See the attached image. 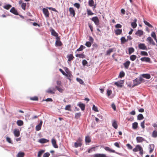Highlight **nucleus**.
I'll return each mask as SVG.
<instances>
[{
    "label": "nucleus",
    "instance_id": "nucleus-9",
    "mask_svg": "<svg viewBox=\"0 0 157 157\" xmlns=\"http://www.w3.org/2000/svg\"><path fill=\"white\" fill-rule=\"evenodd\" d=\"M123 81H120L116 82L114 83V84L119 87H122V84L123 83Z\"/></svg>",
    "mask_w": 157,
    "mask_h": 157
},
{
    "label": "nucleus",
    "instance_id": "nucleus-39",
    "mask_svg": "<svg viewBox=\"0 0 157 157\" xmlns=\"http://www.w3.org/2000/svg\"><path fill=\"white\" fill-rule=\"evenodd\" d=\"M75 147H81L82 145V144H80L77 143V142H76L74 144Z\"/></svg>",
    "mask_w": 157,
    "mask_h": 157
},
{
    "label": "nucleus",
    "instance_id": "nucleus-7",
    "mask_svg": "<svg viewBox=\"0 0 157 157\" xmlns=\"http://www.w3.org/2000/svg\"><path fill=\"white\" fill-rule=\"evenodd\" d=\"M69 11L70 12V14L72 15L73 17H74L75 13L74 8L72 7H70L69 8Z\"/></svg>",
    "mask_w": 157,
    "mask_h": 157
},
{
    "label": "nucleus",
    "instance_id": "nucleus-45",
    "mask_svg": "<svg viewBox=\"0 0 157 157\" xmlns=\"http://www.w3.org/2000/svg\"><path fill=\"white\" fill-rule=\"evenodd\" d=\"M136 58V56L135 55H132L130 56V59L132 61L134 60Z\"/></svg>",
    "mask_w": 157,
    "mask_h": 157
},
{
    "label": "nucleus",
    "instance_id": "nucleus-5",
    "mask_svg": "<svg viewBox=\"0 0 157 157\" xmlns=\"http://www.w3.org/2000/svg\"><path fill=\"white\" fill-rule=\"evenodd\" d=\"M139 48L140 49L147 50V48L144 44L140 43L138 45Z\"/></svg>",
    "mask_w": 157,
    "mask_h": 157
},
{
    "label": "nucleus",
    "instance_id": "nucleus-38",
    "mask_svg": "<svg viewBox=\"0 0 157 157\" xmlns=\"http://www.w3.org/2000/svg\"><path fill=\"white\" fill-rule=\"evenodd\" d=\"M152 136L153 137L155 138L157 137V131L154 130L153 131L152 133Z\"/></svg>",
    "mask_w": 157,
    "mask_h": 157
},
{
    "label": "nucleus",
    "instance_id": "nucleus-53",
    "mask_svg": "<svg viewBox=\"0 0 157 157\" xmlns=\"http://www.w3.org/2000/svg\"><path fill=\"white\" fill-rule=\"evenodd\" d=\"M30 99L33 101H37L38 100V98L36 96H35L30 98Z\"/></svg>",
    "mask_w": 157,
    "mask_h": 157
},
{
    "label": "nucleus",
    "instance_id": "nucleus-23",
    "mask_svg": "<svg viewBox=\"0 0 157 157\" xmlns=\"http://www.w3.org/2000/svg\"><path fill=\"white\" fill-rule=\"evenodd\" d=\"M130 64V62L129 61H128L124 63V65L125 68L127 69Z\"/></svg>",
    "mask_w": 157,
    "mask_h": 157
},
{
    "label": "nucleus",
    "instance_id": "nucleus-49",
    "mask_svg": "<svg viewBox=\"0 0 157 157\" xmlns=\"http://www.w3.org/2000/svg\"><path fill=\"white\" fill-rule=\"evenodd\" d=\"M124 75H125V74H124V72L123 71H121L120 72L119 76L120 78H121L124 77Z\"/></svg>",
    "mask_w": 157,
    "mask_h": 157
},
{
    "label": "nucleus",
    "instance_id": "nucleus-22",
    "mask_svg": "<svg viewBox=\"0 0 157 157\" xmlns=\"http://www.w3.org/2000/svg\"><path fill=\"white\" fill-rule=\"evenodd\" d=\"M51 34H52V35L53 36H55L56 37H59L58 36V34L57 33H56L55 31L53 29L51 30Z\"/></svg>",
    "mask_w": 157,
    "mask_h": 157
},
{
    "label": "nucleus",
    "instance_id": "nucleus-14",
    "mask_svg": "<svg viewBox=\"0 0 157 157\" xmlns=\"http://www.w3.org/2000/svg\"><path fill=\"white\" fill-rule=\"evenodd\" d=\"M14 134L16 137H18L20 135L19 130L18 129H15L13 132Z\"/></svg>",
    "mask_w": 157,
    "mask_h": 157
},
{
    "label": "nucleus",
    "instance_id": "nucleus-13",
    "mask_svg": "<svg viewBox=\"0 0 157 157\" xmlns=\"http://www.w3.org/2000/svg\"><path fill=\"white\" fill-rule=\"evenodd\" d=\"M94 157H107V156L104 154L98 153L94 155Z\"/></svg>",
    "mask_w": 157,
    "mask_h": 157
},
{
    "label": "nucleus",
    "instance_id": "nucleus-18",
    "mask_svg": "<svg viewBox=\"0 0 157 157\" xmlns=\"http://www.w3.org/2000/svg\"><path fill=\"white\" fill-rule=\"evenodd\" d=\"M67 58H68V61H71L73 60L74 58V57L73 56L72 54H70L68 55L67 56Z\"/></svg>",
    "mask_w": 157,
    "mask_h": 157
},
{
    "label": "nucleus",
    "instance_id": "nucleus-55",
    "mask_svg": "<svg viewBox=\"0 0 157 157\" xmlns=\"http://www.w3.org/2000/svg\"><path fill=\"white\" fill-rule=\"evenodd\" d=\"M85 45L87 47H90L91 46V43L89 41H87L85 44Z\"/></svg>",
    "mask_w": 157,
    "mask_h": 157
},
{
    "label": "nucleus",
    "instance_id": "nucleus-51",
    "mask_svg": "<svg viewBox=\"0 0 157 157\" xmlns=\"http://www.w3.org/2000/svg\"><path fill=\"white\" fill-rule=\"evenodd\" d=\"M71 106L70 105H68L66 106L65 109L66 110L71 111Z\"/></svg>",
    "mask_w": 157,
    "mask_h": 157
},
{
    "label": "nucleus",
    "instance_id": "nucleus-44",
    "mask_svg": "<svg viewBox=\"0 0 157 157\" xmlns=\"http://www.w3.org/2000/svg\"><path fill=\"white\" fill-rule=\"evenodd\" d=\"M140 54L142 56H148V53L146 52L141 51Z\"/></svg>",
    "mask_w": 157,
    "mask_h": 157
},
{
    "label": "nucleus",
    "instance_id": "nucleus-54",
    "mask_svg": "<svg viewBox=\"0 0 157 157\" xmlns=\"http://www.w3.org/2000/svg\"><path fill=\"white\" fill-rule=\"evenodd\" d=\"M76 79H77V80L78 82H79L80 84H83L84 82L83 81V80L82 79H81V78H77Z\"/></svg>",
    "mask_w": 157,
    "mask_h": 157
},
{
    "label": "nucleus",
    "instance_id": "nucleus-46",
    "mask_svg": "<svg viewBox=\"0 0 157 157\" xmlns=\"http://www.w3.org/2000/svg\"><path fill=\"white\" fill-rule=\"evenodd\" d=\"M46 92L47 93L54 94H55V92L52 90L50 89H48L46 91Z\"/></svg>",
    "mask_w": 157,
    "mask_h": 157
},
{
    "label": "nucleus",
    "instance_id": "nucleus-17",
    "mask_svg": "<svg viewBox=\"0 0 157 157\" xmlns=\"http://www.w3.org/2000/svg\"><path fill=\"white\" fill-rule=\"evenodd\" d=\"M133 84L132 85H129L128 86H129L130 87H133L135 86H136L137 85V78H136V79L133 80Z\"/></svg>",
    "mask_w": 157,
    "mask_h": 157
},
{
    "label": "nucleus",
    "instance_id": "nucleus-56",
    "mask_svg": "<svg viewBox=\"0 0 157 157\" xmlns=\"http://www.w3.org/2000/svg\"><path fill=\"white\" fill-rule=\"evenodd\" d=\"M92 109H93V110H94V111H95V112H98V108H97V107L95 106L94 105H93Z\"/></svg>",
    "mask_w": 157,
    "mask_h": 157
},
{
    "label": "nucleus",
    "instance_id": "nucleus-34",
    "mask_svg": "<svg viewBox=\"0 0 157 157\" xmlns=\"http://www.w3.org/2000/svg\"><path fill=\"white\" fill-rule=\"evenodd\" d=\"M25 153L23 152H19L17 155V157H24Z\"/></svg>",
    "mask_w": 157,
    "mask_h": 157
},
{
    "label": "nucleus",
    "instance_id": "nucleus-8",
    "mask_svg": "<svg viewBox=\"0 0 157 157\" xmlns=\"http://www.w3.org/2000/svg\"><path fill=\"white\" fill-rule=\"evenodd\" d=\"M10 12L12 13H13V14L16 15H19V14L15 8L13 7H12L10 10Z\"/></svg>",
    "mask_w": 157,
    "mask_h": 157
},
{
    "label": "nucleus",
    "instance_id": "nucleus-24",
    "mask_svg": "<svg viewBox=\"0 0 157 157\" xmlns=\"http://www.w3.org/2000/svg\"><path fill=\"white\" fill-rule=\"evenodd\" d=\"M142 76L143 77L147 79H149L151 78L150 75L148 74H143L142 75Z\"/></svg>",
    "mask_w": 157,
    "mask_h": 157
},
{
    "label": "nucleus",
    "instance_id": "nucleus-12",
    "mask_svg": "<svg viewBox=\"0 0 157 157\" xmlns=\"http://www.w3.org/2000/svg\"><path fill=\"white\" fill-rule=\"evenodd\" d=\"M42 124V121H41L39 124L36 125V131H38L41 129Z\"/></svg>",
    "mask_w": 157,
    "mask_h": 157
},
{
    "label": "nucleus",
    "instance_id": "nucleus-57",
    "mask_svg": "<svg viewBox=\"0 0 157 157\" xmlns=\"http://www.w3.org/2000/svg\"><path fill=\"white\" fill-rule=\"evenodd\" d=\"M50 155V154L48 152H46L43 155V157H48Z\"/></svg>",
    "mask_w": 157,
    "mask_h": 157
},
{
    "label": "nucleus",
    "instance_id": "nucleus-33",
    "mask_svg": "<svg viewBox=\"0 0 157 157\" xmlns=\"http://www.w3.org/2000/svg\"><path fill=\"white\" fill-rule=\"evenodd\" d=\"M134 51V49L133 48L131 47L128 48V54L129 55L131 54Z\"/></svg>",
    "mask_w": 157,
    "mask_h": 157
},
{
    "label": "nucleus",
    "instance_id": "nucleus-50",
    "mask_svg": "<svg viewBox=\"0 0 157 157\" xmlns=\"http://www.w3.org/2000/svg\"><path fill=\"white\" fill-rule=\"evenodd\" d=\"M87 12L88 15H92L94 14L90 10H87Z\"/></svg>",
    "mask_w": 157,
    "mask_h": 157
},
{
    "label": "nucleus",
    "instance_id": "nucleus-26",
    "mask_svg": "<svg viewBox=\"0 0 157 157\" xmlns=\"http://www.w3.org/2000/svg\"><path fill=\"white\" fill-rule=\"evenodd\" d=\"M61 87L62 86H56L55 88L60 92L62 93L63 91V90L62 88Z\"/></svg>",
    "mask_w": 157,
    "mask_h": 157
},
{
    "label": "nucleus",
    "instance_id": "nucleus-47",
    "mask_svg": "<svg viewBox=\"0 0 157 157\" xmlns=\"http://www.w3.org/2000/svg\"><path fill=\"white\" fill-rule=\"evenodd\" d=\"M132 128L133 129H135L137 128V123L135 122L132 124Z\"/></svg>",
    "mask_w": 157,
    "mask_h": 157
},
{
    "label": "nucleus",
    "instance_id": "nucleus-32",
    "mask_svg": "<svg viewBox=\"0 0 157 157\" xmlns=\"http://www.w3.org/2000/svg\"><path fill=\"white\" fill-rule=\"evenodd\" d=\"M150 151L149 153H151L153 151L154 148V144H151L150 145Z\"/></svg>",
    "mask_w": 157,
    "mask_h": 157
},
{
    "label": "nucleus",
    "instance_id": "nucleus-29",
    "mask_svg": "<svg viewBox=\"0 0 157 157\" xmlns=\"http://www.w3.org/2000/svg\"><path fill=\"white\" fill-rule=\"evenodd\" d=\"M85 142L86 143H90L91 141L90 137L89 136H86L85 137Z\"/></svg>",
    "mask_w": 157,
    "mask_h": 157
},
{
    "label": "nucleus",
    "instance_id": "nucleus-48",
    "mask_svg": "<svg viewBox=\"0 0 157 157\" xmlns=\"http://www.w3.org/2000/svg\"><path fill=\"white\" fill-rule=\"evenodd\" d=\"M144 117L143 115L141 114H140L138 115V120H141L143 119Z\"/></svg>",
    "mask_w": 157,
    "mask_h": 157
},
{
    "label": "nucleus",
    "instance_id": "nucleus-60",
    "mask_svg": "<svg viewBox=\"0 0 157 157\" xmlns=\"http://www.w3.org/2000/svg\"><path fill=\"white\" fill-rule=\"evenodd\" d=\"M74 6H75L78 9L80 7V4L79 3H75L74 4Z\"/></svg>",
    "mask_w": 157,
    "mask_h": 157
},
{
    "label": "nucleus",
    "instance_id": "nucleus-62",
    "mask_svg": "<svg viewBox=\"0 0 157 157\" xmlns=\"http://www.w3.org/2000/svg\"><path fill=\"white\" fill-rule=\"evenodd\" d=\"M26 7V3H22L21 4V7L24 10H25V9Z\"/></svg>",
    "mask_w": 157,
    "mask_h": 157
},
{
    "label": "nucleus",
    "instance_id": "nucleus-36",
    "mask_svg": "<svg viewBox=\"0 0 157 157\" xmlns=\"http://www.w3.org/2000/svg\"><path fill=\"white\" fill-rule=\"evenodd\" d=\"M85 48V47L83 45H81L80 46V48L77 50L76 51L79 52L82 51Z\"/></svg>",
    "mask_w": 157,
    "mask_h": 157
},
{
    "label": "nucleus",
    "instance_id": "nucleus-20",
    "mask_svg": "<svg viewBox=\"0 0 157 157\" xmlns=\"http://www.w3.org/2000/svg\"><path fill=\"white\" fill-rule=\"evenodd\" d=\"M75 56L77 57H79L81 58H84L86 57L85 55L83 53L76 54Z\"/></svg>",
    "mask_w": 157,
    "mask_h": 157
},
{
    "label": "nucleus",
    "instance_id": "nucleus-6",
    "mask_svg": "<svg viewBox=\"0 0 157 157\" xmlns=\"http://www.w3.org/2000/svg\"><path fill=\"white\" fill-rule=\"evenodd\" d=\"M140 59L142 61L145 62H151V59L149 57H144L141 58Z\"/></svg>",
    "mask_w": 157,
    "mask_h": 157
},
{
    "label": "nucleus",
    "instance_id": "nucleus-1",
    "mask_svg": "<svg viewBox=\"0 0 157 157\" xmlns=\"http://www.w3.org/2000/svg\"><path fill=\"white\" fill-rule=\"evenodd\" d=\"M91 20L94 21L95 24L97 25H98L99 24V21L98 18V17H93L91 19Z\"/></svg>",
    "mask_w": 157,
    "mask_h": 157
},
{
    "label": "nucleus",
    "instance_id": "nucleus-40",
    "mask_svg": "<svg viewBox=\"0 0 157 157\" xmlns=\"http://www.w3.org/2000/svg\"><path fill=\"white\" fill-rule=\"evenodd\" d=\"M151 36L152 37H153L155 40H156V41L157 42V39H156V35H155V33L154 32H152L151 33Z\"/></svg>",
    "mask_w": 157,
    "mask_h": 157
},
{
    "label": "nucleus",
    "instance_id": "nucleus-59",
    "mask_svg": "<svg viewBox=\"0 0 157 157\" xmlns=\"http://www.w3.org/2000/svg\"><path fill=\"white\" fill-rule=\"evenodd\" d=\"M82 139L80 137H79L78 139L76 141V142H77V143H78L82 144Z\"/></svg>",
    "mask_w": 157,
    "mask_h": 157
},
{
    "label": "nucleus",
    "instance_id": "nucleus-2",
    "mask_svg": "<svg viewBox=\"0 0 157 157\" xmlns=\"http://www.w3.org/2000/svg\"><path fill=\"white\" fill-rule=\"evenodd\" d=\"M56 40L55 43V45L56 46H60L62 45V43L60 41V38L59 37H56Z\"/></svg>",
    "mask_w": 157,
    "mask_h": 157
},
{
    "label": "nucleus",
    "instance_id": "nucleus-61",
    "mask_svg": "<svg viewBox=\"0 0 157 157\" xmlns=\"http://www.w3.org/2000/svg\"><path fill=\"white\" fill-rule=\"evenodd\" d=\"M88 63L86 60L84 59L82 61V64L83 66H85Z\"/></svg>",
    "mask_w": 157,
    "mask_h": 157
},
{
    "label": "nucleus",
    "instance_id": "nucleus-30",
    "mask_svg": "<svg viewBox=\"0 0 157 157\" xmlns=\"http://www.w3.org/2000/svg\"><path fill=\"white\" fill-rule=\"evenodd\" d=\"M17 125L19 126H21L23 124V122L22 120H18L17 121Z\"/></svg>",
    "mask_w": 157,
    "mask_h": 157
},
{
    "label": "nucleus",
    "instance_id": "nucleus-64",
    "mask_svg": "<svg viewBox=\"0 0 157 157\" xmlns=\"http://www.w3.org/2000/svg\"><path fill=\"white\" fill-rule=\"evenodd\" d=\"M6 140L9 143H12L11 140V139L10 138H9V137H7L6 138Z\"/></svg>",
    "mask_w": 157,
    "mask_h": 157
},
{
    "label": "nucleus",
    "instance_id": "nucleus-15",
    "mask_svg": "<svg viewBox=\"0 0 157 157\" xmlns=\"http://www.w3.org/2000/svg\"><path fill=\"white\" fill-rule=\"evenodd\" d=\"M52 145L54 147H55V148H58V146L57 144L56 140L55 139H52Z\"/></svg>",
    "mask_w": 157,
    "mask_h": 157
},
{
    "label": "nucleus",
    "instance_id": "nucleus-31",
    "mask_svg": "<svg viewBox=\"0 0 157 157\" xmlns=\"http://www.w3.org/2000/svg\"><path fill=\"white\" fill-rule=\"evenodd\" d=\"M89 5L90 6L92 7L94 6V2L93 0H89Z\"/></svg>",
    "mask_w": 157,
    "mask_h": 157
},
{
    "label": "nucleus",
    "instance_id": "nucleus-42",
    "mask_svg": "<svg viewBox=\"0 0 157 157\" xmlns=\"http://www.w3.org/2000/svg\"><path fill=\"white\" fill-rule=\"evenodd\" d=\"M11 6H12L10 5L7 4L4 6V8L6 10H8L9 9Z\"/></svg>",
    "mask_w": 157,
    "mask_h": 157
},
{
    "label": "nucleus",
    "instance_id": "nucleus-3",
    "mask_svg": "<svg viewBox=\"0 0 157 157\" xmlns=\"http://www.w3.org/2000/svg\"><path fill=\"white\" fill-rule=\"evenodd\" d=\"M42 10L45 17H49V13L48 9L46 8H44Z\"/></svg>",
    "mask_w": 157,
    "mask_h": 157
},
{
    "label": "nucleus",
    "instance_id": "nucleus-21",
    "mask_svg": "<svg viewBox=\"0 0 157 157\" xmlns=\"http://www.w3.org/2000/svg\"><path fill=\"white\" fill-rule=\"evenodd\" d=\"M115 33L117 35L121 34L122 32L121 29H117L115 31Z\"/></svg>",
    "mask_w": 157,
    "mask_h": 157
},
{
    "label": "nucleus",
    "instance_id": "nucleus-25",
    "mask_svg": "<svg viewBox=\"0 0 157 157\" xmlns=\"http://www.w3.org/2000/svg\"><path fill=\"white\" fill-rule=\"evenodd\" d=\"M138 151H140V154L142 155L143 154V150L142 147L139 145H138Z\"/></svg>",
    "mask_w": 157,
    "mask_h": 157
},
{
    "label": "nucleus",
    "instance_id": "nucleus-35",
    "mask_svg": "<svg viewBox=\"0 0 157 157\" xmlns=\"http://www.w3.org/2000/svg\"><path fill=\"white\" fill-rule=\"evenodd\" d=\"M145 82V80L143 78L140 77L139 79V80L138 81V84H140L142 82Z\"/></svg>",
    "mask_w": 157,
    "mask_h": 157
},
{
    "label": "nucleus",
    "instance_id": "nucleus-58",
    "mask_svg": "<svg viewBox=\"0 0 157 157\" xmlns=\"http://www.w3.org/2000/svg\"><path fill=\"white\" fill-rule=\"evenodd\" d=\"M57 86H62L61 82L60 81H57L56 82Z\"/></svg>",
    "mask_w": 157,
    "mask_h": 157
},
{
    "label": "nucleus",
    "instance_id": "nucleus-10",
    "mask_svg": "<svg viewBox=\"0 0 157 157\" xmlns=\"http://www.w3.org/2000/svg\"><path fill=\"white\" fill-rule=\"evenodd\" d=\"M104 149L105 151H108L109 152L117 153L115 152V151L114 150L111 149L108 147H104Z\"/></svg>",
    "mask_w": 157,
    "mask_h": 157
},
{
    "label": "nucleus",
    "instance_id": "nucleus-11",
    "mask_svg": "<svg viewBox=\"0 0 157 157\" xmlns=\"http://www.w3.org/2000/svg\"><path fill=\"white\" fill-rule=\"evenodd\" d=\"M112 125L115 129H117L118 128L117 122L115 120H113L112 121Z\"/></svg>",
    "mask_w": 157,
    "mask_h": 157
},
{
    "label": "nucleus",
    "instance_id": "nucleus-28",
    "mask_svg": "<svg viewBox=\"0 0 157 157\" xmlns=\"http://www.w3.org/2000/svg\"><path fill=\"white\" fill-rule=\"evenodd\" d=\"M78 105L81 108L82 110H84L85 109V105L82 103H80Z\"/></svg>",
    "mask_w": 157,
    "mask_h": 157
},
{
    "label": "nucleus",
    "instance_id": "nucleus-27",
    "mask_svg": "<svg viewBox=\"0 0 157 157\" xmlns=\"http://www.w3.org/2000/svg\"><path fill=\"white\" fill-rule=\"evenodd\" d=\"M45 150H41L38 152L37 157H41L42 154L44 153Z\"/></svg>",
    "mask_w": 157,
    "mask_h": 157
},
{
    "label": "nucleus",
    "instance_id": "nucleus-16",
    "mask_svg": "<svg viewBox=\"0 0 157 157\" xmlns=\"http://www.w3.org/2000/svg\"><path fill=\"white\" fill-rule=\"evenodd\" d=\"M49 140L44 138H42L39 140V142L40 143H45L48 142Z\"/></svg>",
    "mask_w": 157,
    "mask_h": 157
},
{
    "label": "nucleus",
    "instance_id": "nucleus-41",
    "mask_svg": "<svg viewBox=\"0 0 157 157\" xmlns=\"http://www.w3.org/2000/svg\"><path fill=\"white\" fill-rule=\"evenodd\" d=\"M75 118L76 119H78L80 117L81 115V113H76L75 114Z\"/></svg>",
    "mask_w": 157,
    "mask_h": 157
},
{
    "label": "nucleus",
    "instance_id": "nucleus-43",
    "mask_svg": "<svg viewBox=\"0 0 157 157\" xmlns=\"http://www.w3.org/2000/svg\"><path fill=\"white\" fill-rule=\"evenodd\" d=\"M136 19L135 20V22H132L131 23V25L132 26L133 28H135L137 26V24L136 22Z\"/></svg>",
    "mask_w": 157,
    "mask_h": 157
},
{
    "label": "nucleus",
    "instance_id": "nucleus-52",
    "mask_svg": "<svg viewBox=\"0 0 157 157\" xmlns=\"http://www.w3.org/2000/svg\"><path fill=\"white\" fill-rule=\"evenodd\" d=\"M144 32L141 30H138V35L141 36L143 34Z\"/></svg>",
    "mask_w": 157,
    "mask_h": 157
},
{
    "label": "nucleus",
    "instance_id": "nucleus-4",
    "mask_svg": "<svg viewBox=\"0 0 157 157\" xmlns=\"http://www.w3.org/2000/svg\"><path fill=\"white\" fill-rule=\"evenodd\" d=\"M147 40L149 44L151 45H156L154 41L150 37H148Z\"/></svg>",
    "mask_w": 157,
    "mask_h": 157
},
{
    "label": "nucleus",
    "instance_id": "nucleus-63",
    "mask_svg": "<svg viewBox=\"0 0 157 157\" xmlns=\"http://www.w3.org/2000/svg\"><path fill=\"white\" fill-rule=\"evenodd\" d=\"M115 27L116 28H121L122 27V25L119 24H117L115 25Z\"/></svg>",
    "mask_w": 157,
    "mask_h": 157
},
{
    "label": "nucleus",
    "instance_id": "nucleus-19",
    "mask_svg": "<svg viewBox=\"0 0 157 157\" xmlns=\"http://www.w3.org/2000/svg\"><path fill=\"white\" fill-rule=\"evenodd\" d=\"M121 43L122 44H125L128 40V39H126L124 37H122L121 38Z\"/></svg>",
    "mask_w": 157,
    "mask_h": 157
},
{
    "label": "nucleus",
    "instance_id": "nucleus-37",
    "mask_svg": "<svg viewBox=\"0 0 157 157\" xmlns=\"http://www.w3.org/2000/svg\"><path fill=\"white\" fill-rule=\"evenodd\" d=\"M113 48H110L106 52V55H109L110 53L113 51Z\"/></svg>",
    "mask_w": 157,
    "mask_h": 157
}]
</instances>
